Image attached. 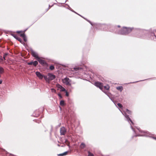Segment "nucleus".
Here are the masks:
<instances>
[{
	"instance_id": "nucleus-1",
	"label": "nucleus",
	"mask_w": 156,
	"mask_h": 156,
	"mask_svg": "<svg viewBox=\"0 0 156 156\" xmlns=\"http://www.w3.org/2000/svg\"><path fill=\"white\" fill-rule=\"evenodd\" d=\"M139 37L147 39H150L156 40V29L154 30L153 31L149 30L144 31L142 35Z\"/></svg>"
},
{
	"instance_id": "nucleus-2",
	"label": "nucleus",
	"mask_w": 156,
	"mask_h": 156,
	"mask_svg": "<svg viewBox=\"0 0 156 156\" xmlns=\"http://www.w3.org/2000/svg\"><path fill=\"white\" fill-rule=\"evenodd\" d=\"M134 29L133 27H123L120 30L117 32V33L119 34L126 35L130 33Z\"/></svg>"
},
{
	"instance_id": "nucleus-3",
	"label": "nucleus",
	"mask_w": 156,
	"mask_h": 156,
	"mask_svg": "<svg viewBox=\"0 0 156 156\" xmlns=\"http://www.w3.org/2000/svg\"><path fill=\"white\" fill-rule=\"evenodd\" d=\"M137 129L139 131V132L141 133H143L142 134H136L134 136H132V137L133 138L134 136H148V135H150V133L149 132L141 130L139 128H137Z\"/></svg>"
},
{
	"instance_id": "nucleus-4",
	"label": "nucleus",
	"mask_w": 156,
	"mask_h": 156,
	"mask_svg": "<svg viewBox=\"0 0 156 156\" xmlns=\"http://www.w3.org/2000/svg\"><path fill=\"white\" fill-rule=\"evenodd\" d=\"M71 81L69 79L68 77L65 78L62 80V82L63 83L66 84V85L71 86V84L70 83Z\"/></svg>"
},
{
	"instance_id": "nucleus-5",
	"label": "nucleus",
	"mask_w": 156,
	"mask_h": 156,
	"mask_svg": "<svg viewBox=\"0 0 156 156\" xmlns=\"http://www.w3.org/2000/svg\"><path fill=\"white\" fill-rule=\"evenodd\" d=\"M122 114L125 116V118L126 119V120L129 122H131L132 124L133 125V122L132 120L130 119V118L129 117L128 115H127L126 114V113H123L121 112Z\"/></svg>"
},
{
	"instance_id": "nucleus-6",
	"label": "nucleus",
	"mask_w": 156,
	"mask_h": 156,
	"mask_svg": "<svg viewBox=\"0 0 156 156\" xmlns=\"http://www.w3.org/2000/svg\"><path fill=\"white\" fill-rule=\"evenodd\" d=\"M66 132V129L64 127H62L60 128V133L61 135H64Z\"/></svg>"
},
{
	"instance_id": "nucleus-7",
	"label": "nucleus",
	"mask_w": 156,
	"mask_h": 156,
	"mask_svg": "<svg viewBox=\"0 0 156 156\" xmlns=\"http://www.w3.org/2000/svg\"><path fill=\"white\" fill-rule=\"evenodd\" d=\"M31 54L34 57L36 58L37 60L39 57L38 56V55L37 52L34 51L33 50L31 49Z\"/></svg>"
},
{
	"instance_id": "nucleus-8",
	"label": "nucleus",
	"mask_w": 156,
	"mask_h": 156,
	"mask_svg": "<svg viewBox=\"0 0 156 156\" xmlns=\"http://www.w3.org/2000/svg\"><path fill=\"white\" fill-rule=\"evenodd\" d=\"M48 76L49 77V81L53 80L55 78V76L51 73H49L48 74Z\"/></svg>"
},
{
	"instance_id": "nucleus-9",
	"label": "nucleus",
	"mask_w": 156,
	"mask_h": 156,
	"mask_svg": "<svg viewBox=\"0 0 156 156\" xmlns=\"http://www.w3.org/2000/svg\"><path fill=\"white\" fill-rule=\"evenodd\" d=\"M95 85L96 87H99L101 90H102L103 89V85L102 83L99 82H97L95 83Z\"/></svg>"
},
{
	"instance_id": "nucleus-10",
	"label": "nucleus",
	"mask_w": 156,
	"mask_h": 156,
	"mask_svg": "<svg viewBox=\"0 0 156 156\" xmlns=\"http://www.w3.org/2000/svg\"><path fill=\"white\" fill-rule=\"evenodd\" d=\"M37 76L40 79H42L43 78L44 75H42L41 73L38 71H37L35 73Z\"/></svg>"
},
{
	"instance_id": "nucleus-11",
	"label": "nucleus",
	"mask_w": 156,
	"mask_h": 156,
	"mask_svg": "<svg viewBox=\"0 0 156 156\" xmlns=\"http://www.w3.org/2000/svg\"><path fill=\"white\" fill-rule=\"evenodd\" d=\"M27 64L29 65H33L34 66L36 67L38 64V62L37 61H31V62H28Z\"/></svg>"
},
{
	"instance_id": "nucleus-12",
	"label": "nucleus",
	"mask_w": 156,
	"mask_h": 156,
	"mask_svg": "<svg viewBox=\"0 0 156 156\" xmlns=\"http://www.w3.org/2000/svg\"><path fill=\"white\" fill-rule=\"evenodd\" d=\"M56 87L58 89H60L61 91H66V89L59 84H56Z\"/></svg>"
},
{
	"instance_id": "nucleus-13",
	"label": "nucleus",
	"mask_w": 156,
	"mask_h": 156,
	"mask_svg": "<svg viewBox=\"0 0 156 156\" xmlns=\"http://www.w3.org/2000/svg\"><path fill=\"white\" fill-rule=\"evenodd\" d=\"M40 113V112H39L38 110H37L33 113L32 116L34 117H37L39 115Z\"/></svg>"
},
{
	"instance_id": "nucleus-14",
	"label": "nucleus",
	"mask_w": 156,
	"mask_h": 156,
	"mask_svg": "<svg viewBox=\"0 0 156 156\" xmlns=\"http://www.w3.org/2000/svg\"><path fill=\"white\" fill-rule=\"evenodd\" d=\"M37 60L41 65H44L46 64L45 61L44 60L41 59L40 57L38 58Z\"/></svg>"
},
{
	"instance_id": "nucleus-15",
	"label": "nucleus",
	"mask_w": 156,
	"mask_h": 156,
	"mask_svg": "<svg viewBox=\"0 0 156 156\" xmlns=\"http://www.w3.org/2000/svg\"><path fill=\"white\" fill-rule=\"evenodd\" d=\"M8 55V53H5L3 55V58H2V57L1 56H0V59L1 61H3V60H5V58L6 56Z\"/></svg>"
},
{
	"instance_id": "nucleus-16",
	"label": "nucleus",
	"mask_w": 156,
	"mask_h": 156,
	"mask_svg": "<svg viewBox=\"0 0 156 156\" xmlns=\"http://www.w3.org/2000/svg\"><path fill=\"white\" fill-rule=\"evenodd\" d=\"M86 146L85 144L83 142L82 143L80 146V147L81 149H83Z\"/></svg>"
},
{
	"instance_id": "nucleus-17",
	"label": "nucleus",
	"mask_w": 156,
	"mask_h": 156,
	"mask_svg": "<svg viewBox=\"0 0 156 156\" xmlns=\"http://www.w3.org/2000/svg\"><path fill=\"white\" fill-rule=\"evenodd\" d=\"M68 153V151H66L60 154H58V156H63L66 155L67 154V153Z\"/></svg>"
},
{
	"instance_id": "nucleus-18",
	"label": "nucleus",
	"mask_w": 156,
	"mask_h": 156,
	"mask_svg": "<svg viewBox=\"0 0 156 156\" xmlns=\"http://www.w3.org/2000/svg\"><path fill=\"white\" fill-rule=\"evenodd\" d=\"M43 78H44L46 82H48V83H49V77L48 78V77L46 76H43Z\"/></svg>"
},
{
	"instance_id": "nucleus-19",
	"label": "nucleus",
	"mask_w": 156,
	"mask_h": 156,
	"mask_svg": "<svg viewBox=\"0 0 156 156\" xmlns=\"http://www.w3.org/2000/svg\"><path fill=\"white\" fill-rule=\"evenodd\" d=\"M116 88L117 90H119L120 92L122 91L123 90V87L122 86L117 87Z\"/></svg>"
},
{
	"instance_id": "nucleus-20",
	"label": "nucleus",
	"mask_w": 156,
	"mask_h": 156,
	"mask_svg": "<svg viewBox=\"0 0 156 156\" xmlns=\"http://www.w3.org/2000/svg\"><path fill=\"white\" fill-rule=\"evenodd\" d=\"M60 105L62 106H64L65 105V104L64 100H61L60 102Z\"/></svg>"
},
{
	"instance_id": "nucleus-21",
	"label": "nucleus",
	"mask_w": 156,
	"mask_h": 156,
	"mask_svg": "<svg viewBox=\"0 0 156 156\" xmlns=\"http://www.w3.org/2000/svg\"><path fill=\"white\" fill-rule=\"evenodd\" d=\"M4 72L3 68L1 66H0V74Z\"/></svg>"
},
{
	"instance_id": "nucleus-22",
	"label": "nucleus",
	"mask_w": 156,
	"mask_h": 156,
	"mask_svg": "<svg viewBox=\"0 0 156 156\" xmlns=\"http://www.w3.org/2000/svg\"><path fill=\"white\" fill-rule=\"evenodd\" d=\"M74 69L76 71H77L78 70H82L83 69L81 67H79L75 68Z\"/></svg>"
},
{
	"instance_id": "nucleus-23",
	"label": "nucleus",
	"mask_w": 156,
	"mask_h": 156,
	"mask_svg": "<svg viewBox=\"0 0 156 156\" xmlns=\"http://www.w3.org/2000/svg\"><path fill=\"white\" fill-rule=\"evenodd\" d=\"M88 154L87 156H94L93 154L90 151H88Z\"/></svg>"
},
{
	"instance_id": "nucleus-24",
	"label": "nucleus",
	"mask_w": 156,
	"mask_h": 156,
	"mask_svg": "<svg viewBox=\"0 0 156 156\" xmlns=\"http://www.w3.org/2000/svg\"><path fill=\"white\" fill-rule=\"evenodd\" d=\"M104 88L106 90H108L109 89L110 87L108 85H107L106 86H105L104 87Z\"/></svg>"
},
{
	"instance_id": "nucleus-25",
	"label": "nucleus",
	"mask_w": 156,
	"mask_h": 156,
	"mask_svg": "<svg viewBox=\"0 0 156 156\" xmlns=\"http://www.w3.org/2000/svg\"><path fill=\"white\" fill-rule=\"evenodd\" d=\"M104 93L106 94L108 97L110 96L111 95H112V94H111V93H109L107 92H105V91H104Z\"/></svg>"
},
{
	"instance_id": "nucleus-26",
	"label": "nucleus",
	"mask_w": 156,
	"mask_h": 156,
	"mask_svg": "<svg viewBox=\"0 0 156 156\" xmlns=\"http://www.w3.org/2000/svg\"><path fill=\"white\" fill-rule=\"evenodd\" d=\"M126 112H127L128 114L130 115H131L132 114V112L131 111L129 110L128 109H126Z\"/></svg>"
},
{
	"instance_id": "nucleus-27",
	"label": "nucleus",
	"mask_w": 156,
	"mask_h": 156,
	"mask_svg": "<svg viewBox=\"0 0 156 156\" xmlns=\"http://www.w3.org/2000/svg\"><path fill=\"white\" fill-rule=\"evenodd\" d=\"M16 40L21 43H22V42H23L22 39L19 37L17 38V39Z\"/></svg>"
},
{
	"instance_id": "nucleus-28",
	"label": "nucleus",
	"mask_w": 156,
	"mask_h": 156,
	"mask_svg": "<svg viewBox=\"0 0 156 156\" xmlns=\"http://www.w3.org/2000/svg\"><path fill=\"white\" fill-rule=\"evenodd\" d=\"M54 68V66L53 65H51L50 66L49 69L51 70H53Z\"/></svg>"
},
{
	"instance_id": "nucleus-29",
	"label": "nucleus",
	"mask_w": 156,
	"mask_h": 156,
	"mask_svg": "<svg viewBox=\"0 0 156 156\" xmlns=\"http://www.w3.org/2000/svg\"><path fill=\"white\" fill-rule=\"evenodd\" d=\"M23 39V41L25 42H26L27 41V38L26 36L25 35L24 37H22Z\"/></svg>"
},
{
	"instance_id": "nucleus-30",
	"label": "nucleus",
	"mask_w": 156,
	"mask_h": 156,
	"mask_svg": "<svg viewBox=\"0 0 156 156\" xmlns=\"http://www.w3.org/2000/svg\"><path fill=\"white\" fill-rule=\"evenodd\" d=\"M117 105H118V106L120 108H121L122 107V105L120 103H118Z\"/></svg>"
},
{
	"instance_id": "nucleus-31",
	"label": "nucleus",
	"mask_w": 156,
	"mask_h": 156,
	"mask_svg": "<svg viewBox=\"0 0 156 156\" xmlns=\"http://www.w3.org/2000/svg\"><path fill=\"white\" fill-rule=\"evenodd\" d=\"M12 35L13 36V37L14 38H15L16 39H17V38L19 37L17 36V35H15L14 34H12Z\"/></svg>"
},
{
	"instance_id": "nucleus-32",
	"label": "nucleus",
	"mask_w": 156,
	"mask_h": 156,
	"mask_svg": "<svg viewBox=\"0 0 156 156\" xmlns=\"http://www.w3.org/2000/svg\"><path fill=\"white\" fill-rule=\"evenodd\" d=\"M70 10L72 12L76 13V14L78 15H79L80 16H81L83 18L82 16H81L80 15H79V14H78V13H76V12H75L72 9L70 8Z\"/></svg>"
},
{
	"instance_id": "nucleus-33",
	"label": "nucleus",
	"mask_w": 156,
	"mask_h": 156,
	"mask_svg": "<svg viewBox=\"0 0 156 156\" xmlns=\"http://www.w3.org/2000/svg\"><path fill=\"white\" fill-rule=\"evenodd\" d=\"M51 90L52 92H54L55 93H56V90L54 88H51Z\"/></svg>"
},
{
	"instance_id": "nucleus-34",
	"label": "nucleus",
	"mask_w": 156,
	"mask_h": 156,
	"mask_svg": "<svg viewBox=\"0 0 156 156\" xmlns=\"http://www.w3.org/2000/svg\"><path fill=\"white\" fill-rule=\"evenodd\" d=\"M58 95L60 99H61V98H62V96L60 93L58 94Z\"/></svg>"
},
{
	"instance_id": "nucleus-35",
	"label": "nucleus",
	"mask_w": 156,
	"mask_h": 156,
	"mask_svg": "<svg viewBox=\"0 0 156 156\" xmlns=\"http://www.w3.org/2000/svg\"><path fill=\"white\" fill-rule=\"evenodd\" d=\"M130 127L131 128V129H132V130L134 131V133H136V131L134 130V129L133 128V127L131 125V124H130Z\"/></svg>"
},
{
	"instance_id": "nucleus-36",
	"label": "nucleus",
	"mask_w": 156,
	"mask_h": 156,
	"mask_svg": "<svg viewBox=\"0 0 156 156\" xmlns=\"http://www.w3.org/2000/svg\"><path fill=\"white\" fill-rule=\"evenodd\" d=\"M25 35H25V34L24 33L22 34H20V36H21L22 37H24Z\"/></svg>"
},
{
	"instance_id": "nucleus-37",
	"label": "nucleus",
	"mask_w": 156,
	"mask_h": 156,
	"mask_svg": "<svg viewBox=\"0 0 156 156\" xmlns=\"http://www.w3.org/2000/svg\"><path fill=\"white\" fill-rule=\"evenodd\" d=\"M66 95L67 96H69V94L68 92L66 90Z\"/></svg>"
},
{
	"instance_id": "nucleus-38",
	"label": "nucleus",
	"mask_w": 156,
	"mask_h": 156,
	"mask_svg": "<svg viewBox=\"0 0 156 156\" xmlns=\"http://www.w3.org/2000/svg\"><path fill=\"white\" fill-rule=\"evenodd\" d=\"M84 18L85 19H86L87 20V21L89 22V23L90 24L92 25V26H93V23H92V22H91L90 21H89V20H87V19L85 18Z\"/></svg>"
},
{
	"instance_id": "nucleus-39",
	"label": "nucleus",
	"mask_w": 156,
	"mask_h": 156,
	"mask_svg": "<svg viewBox=\"0 0 156 156\" xmlns=\"http://www.w3.org/2000/svg\"><path fill=\"white\" fill-rule=\"evenodd\" d=\"M66 144L69 147V148L70 147V146L69 145V142L67 143H66Z\"/></svg>"
},
{
	"instance_id": "nucleus-40",
	"label": "nucleus",
	"mask_w": 156,
	"mask_h": 156,
	"mask_svg": "<svg viewBox=\"0 0 156 156\" xmlns=\"http://www.w3.org/2000/svg\"><path fill=\"white\" fill-rule=\"evenodd\" d=\"M111 100L115 105V101H114L113 98H111Z\"/></svg>"
},
{
	"instance_id": "nucleus-41",
	"label": "nucleus",
	"mask_w": 156,
	"mask_h": 156,
	"mask_svg": "<svg viewBox=\"0 0 156 156\" xmlns=\"http://www.w3.org/2000/svg\"><path fill=\"white\" fill-rule=\"evenodd\" d=\"M65 142L66 144V143H68V142H69L68 141V140L67 139H66V140H65Z\"/></svg>"
},
{
	"instance_id": "nucleus-42",
	"label": "nucleus",
	"mask_w": 156,
	"mask_h": 156,
	"mask_svg": "<svg viewBox=\"0 0 156 156\" xmlns=\"http://www.w3.org/2000/svg\"><path fill=\"white\" fill-rule=\"evenodd\" d=\"M141 81L142 80H140V81H136V82H131L130 83H136V82H139V81Z\"/></svg>"
},
{
	"instance_id": "nucleus-43",
	"label": "nucleus",
	"mask_w": 156,
	"mask_h": 156,
	"mask_svg": "<svg viewBox=\"0 0 156 156\" xmlns=\"http://www.w3.org/2000/svg\"><path fill=\"white\" fill-rule=\"evenodd\" d=\"M2 80H0V84H2Z\"/></svg>"
},
{
	"instance_id": "nucleus-44",
	"label": "nucleus",
	"mask_w": 156,
	"mask_h": 156,
	"mask_svg": "<svg viewBox=\"0 0 156 156\" xmlns=\"http://www.w3.org/2000/svg\"><path fill=\"white\" fill-rule=\"evenodd\" d=\"M21 32V31H17L16 33H20Z\"/></svg>"
},
{
	"instance_id": "nucleus-45",
	"label": "nucleus",
	"mask_w": 156,
	"mask_h": 156,
	"mask_svg": "<svg viewBox=\"0 0 156 156\" xmlns=\"http://www.w3.org/2000/svg\"><path fill=\"white\" fill-rule=\"evenodd\" d=\"M112 95H111V96H110L109 97V98H110V99H111H111H112V98H113L112 97Z\"/></svg>"
},
{
	"instance_id": "nucleus-46",
	"label": "nucleus",
	"mask_w": 156,
	"mask_h": 156,
	"mask_svg": "<svg viewBox=\"0 0 156 156\" xmlns=\"http://www.w3.org/2000/svg\"><path fill=\"white\" fill-rule=\"evenodd\" d=\"M50 5H49V8H48V9H47V10H46V11H48V10L49 9V8H50Z\"/></svg>"
},
{
	"instance_id": "nucleus-47",
	"label": "nucleus",
	"mask_w": 156,
	"mask_h": 156,
	"mask_svg": "<svg viewBox=\"0 0 156 156\" xmlns=\"http://www.w3.org/2000/svg\"><path fill=\"white\" fill-rule=\"evenodd\" d=\"M153 138L155 139L156 140V137H153Z\"/></svg>"
},
{
	"instance_id": "nucleus-48",
	"label": "nucleus",
	"mask_w": 156,
	"mask_h": 156,
	"mask_svg": "<svg viewBox=\"0 0 156 156\" xmlns=\"http://www.w3.org/2000/svg\"><path fill=\"white\" fill-rule=\"evenodd\" d=\"M118 27H120V26H119V25H118Z\"/></svg>"
},
{
	"instance_id": "nucleus-49",
	"label": "nucleus",
	"mask_w": 156,
	"mask_h": 156,
	"mask_svg": "<svg viewBox=\"0 0 156 156\" xmlns=\"http://www.w3.org/2000/svg\"><path fill=\"white\" fill-rule=\"evenodd\" d=\"M6 151V153H8V152H7V151Z\"/></svg>"
},
{
	"instance_id": "nucleus-50",
	"label": "nucleus",
	"mask_w": 156,
	"mask_h": 156,
	"mask_svg": "<svg viewBox=\"0 0 156 156\" xmlns=\"http://www.w3.org/2000/svg\"><path fill=\"white\" fill-rule=\"evenodd\" d=\"M155 79H156V78H155Z\"/></svg>"
}]
</instances>
